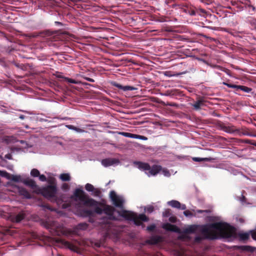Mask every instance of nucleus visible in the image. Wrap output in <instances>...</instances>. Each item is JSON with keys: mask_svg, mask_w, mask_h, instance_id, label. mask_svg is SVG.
I'll return each instance as SVG.
<instances>
[{"mask_svg": "<svg viewBox=\"0 0 256 256\" xmlns=\"http://www.w3.org/2000/svg\"><path fill=\"white\" fill-rule=\"evenodd\" d=\"M124 198L122 196L118 195L115 192L113 191V206L120 208V210H117L113 208V220H116L115 214L117 213L119 216L125 220L132 221L136 226H142L144 228L145 224L142 222H148L149 218L144 214H138L132 212L124 210Z\"/></svg>", "mask_w": 256, "mask_h": 256, "instance_id": "1", "label": "nucleus"}, {"mask_svg": "<svg viewBox=\"0 0 256 256\" xmlns=\"http://www.w3.org/2000/svg\"><path fill=\"white\" fill-rule=\"evenodd\" d=\"M201 232L204 238L214 240L218 239L220 236L230 238L234 235V230L228 224L218 222L202 226Z\"/></svg>", "mask_w": 256, "mask_h": 256, "instance_id": "2", "label": "nucleus"}, {"mask_svg": "<svg viewBox=\"0 0 256 256\" xmlns=\"http://www.w3.org/2000/svg\"><path fill=\"white\" fill-rule=\"evenodd\" d=\"M72 198L75 201L80 200L85 206H96L98 204L96 200L90 198L83 190L80 188H76L74 190Z\"/></svg>", "mask_w": 256, "mask_h": 256, "instance_id": "3", "label": "nucleus"}, {"mask_svg": "<svg viewBox=\"0 0 256 256\" xmlns=\"http://www.w3.org/2000/svg\"><path fill=\"white\" fill-rule=\"evenodd\" d=\"M134 164L140 170L146 171L148 176L157 174L162 170L160 166L154 165L150 167L148 164L139 161L134 162Z\"/></svg>", "mask_w": 256, "mask_h": 256, "instance_id": "4", "label": "nucleus"}, {"mask_svg": "<svg viewBox=\"0 0 256 256\" xmlns=\"http://www.w3.org/2000/svg\"><path fill=\"white\" fill-rule=\"evenodd\" d=\"M57 190L56 186H46L42 188L40 187L37 194H41L47 198H51L56 196Z\"/></svg>", "mask_w": 256, "mask_h": 256, "instance_id": "5", "label": "nucleus"}, {"mask_svg": "<svg viewBox=\"0 0 256 256\" xmlns=\"http://www.w3.org/2000/svg\"><path fill=\"white\" fill-rule=\"evenodd\" d=\"M134 90H136V88L133 86H124L120 84L113 82V92H116V91L118 92H123Z\"/></svg>", "mask_w": 256, "mask_h": 256, "instance_id": "6", "label": "nucleus"}, {"mask_svg": "<svg viewBox=\"0 0 256 256\" xmlns=\"http://www.w3.org/2000/svg\"><path fill=\"white\" fill-rule=\"evenodd\" d=\"M42 224L46 228L50 230V232L54 230L56 234H58V229L59 228V224L57 222L49 220L43 222Z\"/></svg>", "mask_w": 256, "mask_h": 256, "instance_id": "7", "label": "nucleus"}, {"mask_svg": "<svg viewBox=\"0 0 256 256\" xmlns=\"http://www.w3.org/2000/svg\"><path fill=\"white\" fill-rule=\"evenodd\" d=\"M120 134L123 136L125 137L132 138H139L140 140H146V138L142 136L138 135L132 133L126 132H119L118 131H114L113 130V135L114 136H116Z\"/></svg>", "mask_w": 256, "mask_h": 256, "instance_id": "8", "label": "nucleus"}, {"mask_svg": "<svg viewBox=\"0 0 256 256\" xmlns=\"http://www.w3.org/2000/svg\"><path fill=\"white\" fill-rule=\"evenodd\" d=\"M223 84L226 86L228 88H235L236 91L241 90L245 92L249 93L252 91V88L244 86H238L234 84H228L224 82Z\"/></svg>", "mask_w": 256, "mask_h": 256, "instance_id": "9", "label": "nucleus"}, {"mask_svg": "<svg viewBox=\"0 0 256 256\" xmlns=\"http://www.w3.org/2000/svg\"><path fill=\"white\" fill-rule=\"evenodd\" d=\"M22 182L26 186H27L32 188L34 192L37 194L40 187L36 184L34 180L28 178L26 179L23 180Z\"/></svg>", "mask_w": 256, "mask_h": 256, "instance_id": "10", "label": "nucleus"}, {"mask_svg": "<svg viewBox=\"0 0 256 256\" xmlns=\"http://www.w3.org/2000/svg\"><path fill=\"white\" fill-rule=\"evenodd\" d=\"M26 216V214L24 211H21L17 214H11L9 218L13 222L18 223L24 220Z\"/></svg>", "mask_w": 256, "mask_h": 256, "instance_id": "11", "label": "nucleus"}, {"mask_svg": "<svg viewBox=\"0 0 256 256\" xmlns=\"http://www.w3.org/2000/svg\"><path fill=\"white\" fill-rule=\"evenodd\" d=\"M220 128L222 130L230 134L236 132H237L240 131V129L236 128V127L232 125L226 126L224 124H220Z\"/></svg>", "mask_w": 256, "mask_h": 256, "instance_id": "12", "label": "nucleus"}, {"mask_svg": "<svg viewBox=\"0 0 256 256\" xmlns=\"http://www.w3.org/2000/svg\"><path fill=\"white\" fill-rule=\"evenodd\" d=\"M162 228L167 231L172 232L179 233L180 232V228L176 225L172 224L169 223L163 224Z\"/></svg>", "mask_w": 256, "mask_h": 256, "instance_id": "13", "label": "nucleus"}, {"mask_svg": "<svg viewBox=\"0 0 256 256\" xmlns=\"http://www.w3.org/2000/svg\"><path fill=\"white\" fill-rule=\"evenodd\" d=\"M162 238L158 236H152L149 240H146V242L150 244H156L160 242Z\"/></svg>", "mask_w": 256, "mask_h": 256, "instance_id": "14", "label": "nucleus"}, {"mask_svg": "<svg viewBox=\"0 0 256 256\" xmlns=\"http://www.w3.org/2000/svg\"><path fill=\"white\" fill-rule=\"evenodd\" d=\"M100 206H103V213L107 214L108 216L109 220H111L112 219V207L102 204H100Z\"/></svg>", "mask_w": 256, "mask_h": 256, "instance_id": "15", "label": "nucleus"}, {"mask_svg": "<svg viewBox=\"0 0 256 256\" xmlns=\"http://www.w3.org/2000/svg\"><path fill=\"white\" fill-rule=\"evenodd\" d=\"M205 100L203 98H200L195 103L192 104V106L196 110H198L200 109V107L204 105Z\"/></svg>", "mask_w": 256, "mask_h": 256, "instance_id": "16", "label": "nucleus"}, {"mask_svg": "<svg viewBox=\"0 0 256 256\" xmlns=\"http://www.w3.org/2000/svg\"><path fill=\"white\" fill-rule=\"evenodd\" d=\"M80 214L82 217L90 216L93 214V212L91 210H81L79 212Z\"/></svg>", "mask_w": 256, "mask_h": 256, "instance_id": "17", "label": "nucleus"}, {"mask_svg": "<svg viewBox=\"0 0 256 256\" xmlns=\"http://www.w3.org/2000/svg\"><path fill=\"white\" fill-rule=\"evenodd\" d=\"M19 192L21 196H24L26 198H31V194L25 188H20L19 189Z\"/></svg>", "mask_w": 256, "mask_h": 256, "instance_id": "18", "label": "nucleus"}, {"mask_svg": "<svg viewBox=\"0 0 256 256\" xmlns=\"http://www.w3.org/2000/svg\"><path fill=\"white\" fill-rule=\"evenodd\" d=\"M236 133L238 134L239 136H241L242 135L244 136H253L254 135L252 134L248 129L244 128H242L240 130L239 132H237Z\"/></svg>", "mask_w": 256, "mask_h": 256, "instance_id": "19", "label": "nucleus"}, {"mask_svg": "<svg viewBox=\"0 0 256 256\" xmlns=\"http://www.w3.org/2000/svg\"><path fill=\"white\" fill-rule=\"evenodd\" d=\"M197 229V226L195 225H192L186 228L184 230V232L186 234H192L195 232Z\"/></svg>", "mask_w": 256, "mask_h": 256, "instance_id": "20", "label": "nucleus"}, {"mask_svg": "<svg viewBox=\"0 0 256 256\" xmlns=\"http://www.w3.org/2000/svg\"><path fill=\"white\" fill-rule=\"evenodd\" d=\"M168 204L172 208H180V203L177 200H172L168 202Z\"/></svg>", "mask_w": 256, "mask_h": 256, "instance_id": "21", "label": "nucleus"}, {"mask_svg": "<svg viewBox=\"0 0 256 256\" xmlns=\"http://www.w3.org/2000/svg\"><path fill=\"white\" fill-rule=\"evenodd\" d=\"M192 159L194 162H210L214 160V158H197V157H194L192 158Z\"/></svg>", "mask_w": 256, "mask_h": 256, "instance_id": "22", "label": "nucleus"}, {"mask_svg": "<svg viewBox=\"0 0 256 256\" xmlns=\"http://www.w3.org/2000/svg\"><path fill=\"white\" fill-rule=\"evenodd\" d=\"M238 236L241 240H248L250 238V232L240 233L238 234Z\"/></svg>", "mask_w": 256, "mask_h": 256, "instance_id": "23", "label": "nucleus"}, {"mask_svg": "<svg viewBox=\"0 0 256 256\" xmlns=\"http://www.w3.org/2000/svg\"><path fill=\"white\" fill-rule=\"evenodd\" d=\"M60 178L64 182H68L70 180V174L67 173L62 174L60 176Z\"/></svg>", "mask_w": 256, "mask_h": 256, "instance_id": "24", "label": "nucleus"}, {"mask_svg": "<svg viewBox=\"0 0 256 256\" xmlns=\"http://www.w3.org/2000/svg\"><path fill=\"white\" fill-rule=\"evenodd\" d=\"M102 164L104 166H108L112 165V160L110 158H106L102 160Z\"/></svg>", "mask_w": 256, "mask_h": 256, "instance_id": "25", "label": "nucleus"}, {"mask_svg": "<svg viewBox=\"0 0 256 256\" xmlns=\"http://www.w3.org/2000/svg\"><path fill=\"white\" fill-rule=\"evenodd\" d=\"M88 224L86 222L80 223L77 226V228L79 230H86L88 228Z\"/></svg>", "mask_w": 256, "mask_h": 256, "instance_id": "26", "label": "nucleus"}, {"mask_svg": "<svg viewBox=\"0 0 256 256\" xmlns=\"http://www.w3.org/2000/svg\"><path fill=\"white\" fill-rule=\"evenodd\" d=\"M241 248L243 250L250 252H254V250L256 249L255 248L248 246H241Z\"/></svg>", "mask_w": 256, "mask_h": 256, "instance_id": "27", "label": "nucleus"}, {"mask_svg": "<svg viewBox=\"0 0 256 256\" xmlns=\"http://www.w3.org/2000/svg\"><path fill=\"white\" fill-rule=\"evenodd\" d=\"M14 182H22L23 180H22L20 176L18 175H12L11 178H10Z\"/></svg>", "mask_w": 256, "mask_h": 256, "instance_id": "28", "label": "nucleus"}, {"mask_svg": "<svg viewBox=\"0 0 256 256\" xmlns=\"http://www.w3.org/2000/svg\"><path fill=\"white\" fill-rule=\"evenodd\" d=\"M248 23L250 24V26L256 30V18H250L248 20Z\"/></svg>", "mask_w": 256, "mask_h": 256, "instance_id": "29", "label": "nucleus"}, {"mask_svg": "<svg viewBox=\"0 0 256 256\" xmlns=\"http://www.w3.org/2000/svg\"><path fill=\"white\" fill-rule=\"evenodd\" d=\"M40 174L39 170L36 168H33L30 171V175L33 177H38Z\"/></svg>", "mask_w": 256, "mask_h": 256, "instance_id": "30", "label": "nucleus"}, {"mask_svg": "<svg viewBox=\"0 0 256 256\" xmlns=\"http://www.w3.org/2000/svg\"><path fill=\"white\" fill-rule=\"evenodd\" d=\"M119 60L118 59H114V58H113V64H112V66H113V72H116L117 70H120V69H116L115 70V68H114V66H116L117 67L118 66L120 65V64H122V62H121L120 64H116L114 62H118ZM122 60H120V62H122Z\"/></svg>", "mask_w": 256, "mask_h": 256, "instance_id": "31", "label": "nucleus"}, {"mask_svg": "<svg viewBox=\"0 0 256 256\" xmlns=\"http://www.w3.org/2000/svg\"><path fill=\"white\" fill-rule=\"evenodd\" d=\"M94 186L90 184H86L85 186L86 190L88 192H92L94 190Z\"/></svg>", "mask_w": 256, "mask_h": 256, "instance_id": "32", "label": "nucleus"}, {"mask_svg": "<svg viewBox=\"0 0 256 256\" xmlns=\"http://www.w3.org/2000/svg\"><path fill=\"white\" fill-rule=\"evenodd\" d=\"M94 212L98 214H103V206L100 205V206H96L94 209Z\"/></svg>", "mask_w": 256, "mask_h": 256, "instance_id": "33", "label": "nucleus"}, {"mask_svg": "<svg viewBox=\"0 0 256 256\" xmlns=\"http://www.w3.org/2000/svg\"><path fill=\"white\" fill-rule=\"evenodd\" d=\"M0 176H3V177L6 178H8V179L10 178V174L5 170H0Z\"/></svg>", "mask_w": 256, "mask_h": 256, "instance_id": "34", "label": "nucleus"}, {"mask_svg": "<svg viewBox=\"0 0 256 256\" xmlns=\"http://www.w3.org/2000/svg\"><path fill=\"white\" fill-rule=\"evenodd\" d=\"M156 228V225L154 224H152L147 226L146 230L150 232H153L155 230Z\"/></svg>", "mask_w": 256, "mask_h": 256, "instance_id": "35", "label": "nucleus"}, {"mask_svg": "<svg viewBox=\"0 0 256 256\" xmlns=\"http://www.w3.org/2000/svg\"><path fill=\"white\" fill-rule=\"evenodd\" d=\"M92 192H93V194L96 196H100L101 194L100 190L96 188H94V190Z\"/></svg>", "mask_w": 256, "mask_h": 256, "instance_id": "36", "label": "nucleus"}, {"mask_svg": "<svg viewBox=\"0 0 256 256\" xmlns=\"http://www.w3.org/2000/svg\"><path fill=\"white\" fill-rule=\"evenodd\" d=\"M64 80L69 82V83H71V84H76L78 83V82L75 80H74V79H72V78H64Z\"/></svg>", "mask_w": 256, "mask_h": 256, "instance_id": "37", "label": "nucleus"}, {"mask_svg": "<svg viewBox=\"0 0 256 256\" xmlns=\"http://www.w3.org/2000/svg\"><path fill=\"white\" fill-rule=\"evenodd\" d=\"M64 244L67 247H68L70 250H74V249L75 248V246L68 242H65Z\"/></svg>", "mask_w": 256, "mask_h": 256, "instance_id": "38", "label": "nucleus"}, {"mask_svg": "<svg viewBox=\"0 0 256 256\" xmlns=\"http://www.w3.org/2000/svg\"><path fill=\"white\" fill-rule=\"evenodd\" d=\"M48 182L49 184L48 186H56V180L54 178H51L49 179Z\"/></svg>", "mask_w": 256, "mask_h": 256, "instance_id": "39", "label": "nucleus"}, {"mask_svg": "<svg viewBox=\"0 0 256 256\" xmlns=\"http://www.w3.org/2000/svg\"><path fill=\"white\" fill-rule=\"evenodd\" d=\"M145 210L148 212V213H152L154 210V207L152 206H147Z\"/></svg>", "mask_w": 256, "mask_h": 256, "instance_id": "40", "label": "nucleus"}, {"mask_svg": "<svg viewBox=\"0 0 256 256\" xmlns=\"http://www.w3.org/2000/svg\"><path fill=\"white\" fill-rule=\"evenodd\" d=\"M70 188V186L68 184L66 183H64L62 186V188L64 190H68Z\"/></svg>", "mask_w": 256, "mask_h": 256, "instance_id": "41", "label": "nucleus"}, {"mask_svg": "<svg viewBox=\"0 0 256 256\" xmlns=\"http://www.w3.org/2000/svg\"><path fill=\"white\" fill-rule=\"evenodd\" d=\"M250 234L251 235L252 238L256 240V230H251L250 231Z\"/></svg>", "mask_w": 256, "mask_h": 256, "instance_id": "42", "label": "nucleus"}, {"mask_svg": "<svg viewBox=\"0 0 256 256\" xmlns=\"http://www.w3.org/2000/svg\"><path fill=\"white\" fill-rule=\"evenodd\" d=\"M170 210L169 209H166L163 212V216L166 217H168L170 215Z\"/></svg>", "mask_w": 256, "mask_h": 256, "instance_id": "43", "label": "nucleus"}, {"mask_svg": "<svg viewBox=\"0 0 256 256\" xmlns=\"http://www.w3.org/2000/svg\"><path fill=\"white\" fill-rule=\"evenodd\" d=\"M39 35L40 34H38L36 32H34V33H32V34H26V36L28 37V38H36L38 36H39Z\"/></svg>", "mask_w": 256, "mask_h": 256, "instance_id": "44", "label": "nucleus"}, {"mask_svg": "<svg viewBox=\"0 0 256 256\" xmlns=\"http://www.w3.org/2000/svg\"><path fill=\"white\" fill-rule=\"evenodd\" d=\"M39 180L42 182H46V178L44 174H40L38 176Z\"/></svg>", "mask_w": 256, "mask_h": 256, "instance_id": "45", "label": "nucleus"}, {"mask_svg": "<svg viewBox=\"0 0 256 256\" xmlns=\"http://www.w3.org/2000/svg\"><path fill=\"white\" fill-rule=\"evenodd\" d=\"M254 142L255 141L254 140H248V139L244 140V143L248 144H250L252 145H253V144H254Z\"/></svg>", "mask_w": 256, "mask_h": 256, "instance_id": "46", "label": "nucleus"}, {"mask_svg": "<svg viewBox=\"0 0 256 256\" xmlns=\"http://www.w3.org/2000/svg\"><path fill=\"white\" fill-rule=\"evenodd\" d=\"M202 240V238L200 236H196L194 238V241L196 242H200Z\"/></svg>", "mask_w": 256, "mask_h": 256, "instance_id": "47", "label": "nucleus"}, {"mask_svg": "<svg viewBox=\"0 0 256 256\" xmlns=\"http://www.w3.org/2000/svg\"><path fill=\"white\" fill-rule=\"evenodd\" d=\"M184 216H190L192 215V213L188 210H186L184 211Z\"/></svg>", "mask_w": 256, "mask_h": 256, "instance_id": "48", "label": "nucleus"}, {"mask_svg": "<svg viewBox=\"0 0 256 256\" xmlns=\"http://www.w3.org/2000/svg\"><path fill=\"white\" fill-rule=\"evenodd\" d=\"M56 76L57 78H63L64 80V76L62 75V74L60 72H58L56 74Z\"/></svg>", "mask_w": 256, "mask_h": 256, "instance_id": "49", "label": "nucleus"}, {"mask_svg": "<svg viewBox=\"0 0 256 256\" xmlns=\"http://www.w3.org/2000/svg\"><path fill=\"white\" fill-rule=\"evenodd\" d=\"M112 54H113V56H120L121 54H119L116 50H113Z\"/></svg>", "mask_w": 256, "mask_h": 256, "instance_id": "50", "label": "nucleus"}, {"mask_svg": "<svg viewBox=\"0 0 256 256\" xmlns=\"http://www.w3.org/2000/svg\"><path fill=\"white\" fill-rule=\"evenodd\" d=\"M74 130L78 132H84V130L78 128L77 127H76V128H75Z\"/></svg>", "mask_w": 256, "mask_h": 256, "instance_id": "51", "label": "nucleus"}, {"mask_svg": "<svg viewBox=\"0 0 256 256\" xmlns=\"http://www.w3.org/2000/svg\"><path fill=\"white\" fill-rule=\"evenodd\" d=\"M120 22V20L118 18H114V16H113V20H112V22H115L116 24H118V23L119 22Z\"/></svg>", "mask_w": 256, "mask_h": 256, "instance_id": "52", "label": "nucleus"}, {"mask_svg": "<svg viewBox=\"0 0 256 256\" xmlns=\"http://www.w3.org/2000/svg\"><path fill=\"white\" fill-rule=\"evenodd\" d=\"M119 162L118 160L113 158V165L118 164Z\"/></svg>", "mask_w": 256, "mask_h": 256, "instance_id": "53", "label": "nucleus"}, {"mask_svg": "<svg viewBox=\"0 0 256 256\" xmlns=\"http://www.w3.org/2000/svg\"><path fill=\"white\" fill-rule=\"evenodd\" d=\"M67 127L70 129V130H75V128H76V127L73 125H68L67 126Z\"/></svg>", "mask_w": 256, "mask_h": 256, "instance_id": "54", "label": "nucleus"}, {"mask_svg": "<svg viewBox=\"0 0 256 256\" xmlns=\"http://www.w3.org/2000/svg\"><path fill=\"white\" fill-rule=\"evenodd\" d=\"M248 6L250 8H251L253 12L256 11V8L254 6L251 5L250 4H248Z\"/></svg>", "mask_w": 256, "mask_h": 256, "instance_id": "55", "label": "nucleus"}, {"mask_svg": "<svg viewBox=\"0 0 256 256\" xmlns=\"http://www.w3.org/2000/svg\"><path fill=\"white\" fill-rule=\"evenodd\" d=\"M186 208V206L185 204H180V208H178V209H181L182 210H185Z\"/></svg>", "mask_w": 256, "mask_h": 256, "instance_id": "56", "label": "nucleus"}, {"mask_svg": "<svg viewBox=\"0 0 256 256\" xmlns=\"http://www.w3.org/2000/svg\"><path fill=\"white\" fill-rule=\"evenodd\" d=\"M5 158L8 159V160H11L12 158V155L10 154H6V156H5Z\"/></svg>", "mask_w": 256, "mask_h": 256, "instance_id": "57", "label": "nucleus"}, {"mask_svg": "<svg viewBox=\"0 0 256 256\" xmlns=\"http://www.w3.org/2000/svg\"><path fill=\"white\" fill-rule=\"evenodd\" d=\"M85 79L90 82H94V79L90 78H85Z\"/></svg>", "mask_w": 256, "mask_h": 256, "instance_id": "58", "label": "nucleus"}, {"mask_svg": "<svg viewBox=\"0 0 256 256\" xmlns=\"http://www.w3.org/2000/svg\"><path fill=\"white\" fill-rule=\"evenodd\" d=\"M109 197L112 200V190L110 191L109 192Z\"/></svg>", "mask_w": 256, "mask_h": 256, "instance_id": "59", "label": "nucleus"}, {"mask_svg": "<svg viewBox=\"0 0 256 256\" xmlns=\"http://www.w3.org/2000/svg\"><path fill=\"white\" fill-rule=\"evenodd\" d=\"M102 244H101V243H100V242H96V246H98V247H100V246H102Z\"/></svg>", "mask_w": 256, "mask_h": 256, "instance_id": "60", "label": "nucleus"}, {"mask_svg": "<svg viewBox=\"0 0 256 256\" xmlns=\"http://www.w3.org/2000/svg\"><path fill=\"white\" fill-rule=\"evenodd\" d=\"M25 117H26V116L24 115H22V114L20 115L19 116L21 120L24 119Z\"/></svg>", "mask_w": 256, "mask_h": 256, "instance_id": "61", "label": "nucleus"}, {"mask_svg": "<svg viewBox=\"0 0 256 256\" xmlns=\"http://www.w3.org/2000/svg\"><path fill=\"white\" fill-rule=\"evenodd\" d=\"M208 212V210H198V213H202V212Z\"/></svg>", "mask_w": 256, "mask_h": 256, "instance_id": "62", "label": "nucleus"}, {"mask_svg": "<svg viewBox=\"0 0 256 256\" xmlns=\"http://www.w3.org/2000/svg\"><path fill=\"white\" fill-rule=\"evenodd\" d=\"M190 14L192 16H194L196 14V12H194V10H192Z\"/></svg>", "mask_w": 256, "mask_h": 256, "instance_id": "63", "label": "nucleus"}, {"mask_svg": "<svg viewBox=\"0 0 256 256\" xmlns=\"http://www.w3.org/2000/svg\"><path fill=\"white\" fill-rule=\"evenodd\" d=\"M109 236V232H108L106 233V235H105V237L106 238L107 237H108Z\"/></svg>", "mask_w": 256, "mask_h": 256, "instance_id": "64", "label": "nucleus"}]
</instances>
